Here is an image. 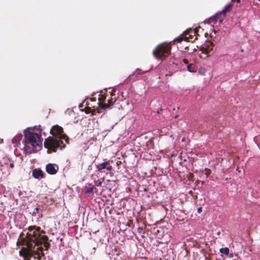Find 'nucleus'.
Instances as JSON below:
<instances>
[{"label": "nucleus", "mask_w": 260, "mask_h": 260, "mask_svg": "<svg viewBox=\"0 0 260 260\" xmlns=\"http://www.w3.org/2000/svg\"><path fill=\"white\" fill-rule=\"evenodd\" d=\"M185 141V139H184V138H183V139H182V141Z\"/></svg>", "instance_id": "31"}, {"label": "nucleus", "mask_w": 260, "mask_h": 260, "mask_svg": "<svg viewBox=\"0 0 260 260\" xmlns=\"http://www.w3.org/2000/svg\"><path fill=\"white\" fill-rule=\"evenodd\" d=\"M10 167L11 168H14V162H12L10 164Z\"/></svg>", "instance_id": "24"}, {"label": "nucleus", "mask_w": 260, "mask_h": 260, "mask_svg": "<svg viewBox=\"0 0 260 260\" xmlns=\"http://www.w3.org/2000/svg\"><path fill=\"white\" fill-rule=\"evenodd\" d=\"M226 256H227V258H235L236 257H237L238 255H237V254H236V253L229 252V254L227 255Z\"/></svg>", "instance_id": "19"}, {"label": "nucleus", "mask_w": 260, "mask_h": 260, "mask_svg": "<svg viewBox=\"0 0 260 260\" xmlns=\"http://www.w3.org/2000/svg\"><path fill=\"white\" fill-rule=\"evenodd\" d=\"M235 1L237 2L238 3H240L241 0H235Z\"/></svg>", "instance_id": "27"}, {"label": "nucleus", "mask_w": 260, "mask_h": 260, "mask_svg": "<svg viewBox=\"0 0 260 260\" xmlns=\"http://www.w3.org/2000/svg\"><path fill=\"white\" fill-rule=\"evenodd\" d=\"M58 166L55 164L49 163L46 166V172L50 175L55 174L58 170Z\"/></svg>", "instance_id": "6"}, {"label": "nucleus", "mask_w": 260, "mask_h": 260, "mask_svg": "<svg viewBox=\"0 0 260 260\" xmlns=\"http://www.w3.org/2000/svg\"><path fill=\"white\" fill-rule=\"evenodd\" d=\"M28 246H29L30 248H31L32 246L31 245V244H29L28 243Z\"/></svg>", "instance_id": "26"}, {"label": "nucleus", "mask_w": 260, "mask_h": 260, "mask_svg": "<svg viewBox=\"0 0 260 260\" xmlns=\"http://www.w3.org/2000/svg\"><path fill=\"white\" fill-rule=\"evenodd\" d=\"M22 134H18L12 140V143L14 147H19L20 145V141L22 138Z\"/></svg>", "instance_id": "7"}, {"label": "nucleus", "mask_w": 260, "mask_h": 260, "mask_svg": "<svg viewBox=\"0 0 260 260\" xmlns=\"http://www.w3.org/2000/svg\"><path fill=\"white\" fill-rule=\"evenodd\" d=\"M40 210V209L39 208L36 207L35 208L34 211L32 213V216L36 217L37 219H39L42 216V213L39 212Z\"/></svg>", "instance_id": "12"}, {"label": "nucleus", "mask_w": 260, "mask_h": 260, "mask_svg": "<svg viewBox=\"0 0 260 260\" xmlns=\"http://www.w3.org/2000/svg\"><path fill=\"white\" fill-rule=\"evenodd\" d=\"M183 61L185 64L188 63V60L187 59H183Z\"/></svg>", "instance_id": "25"}, {"label": "nucleus", "mask_w": 260, "mask_h": 260, "mask_svg": "<svg viewBox=\"0 0 260 260\" xmlns=\"http://www.w3.org/2000/svg\"><path fill=\"white\" fill-rule=\"evenodd\" d=\"M232 6V5L231 4L226 5L224 9L220 12V14H222L223 17H224L226 15V13L231 9Z\"/></svg>", "instance_id": "15"}, {"label": "nucleus", "mask_w": 260, "mask_h": 260, "mask_svg": "<svg viewBox=\"0 0 260 260\" xmlns=\"http://www.w3.org/2000/svg\"><path fill=\"white\" fill-rule=\"evenodd\" d=\"M63 128L62 127L55 125L50 129V133L55 138L49 137L45 139L44 146L47 149L48 152H55L58 149L61 150L66 147L63 142V140L66 143H69V138L65 134H62Z\"/></svg>", "instance_id": "2"}, {"label": "nucleus", "mask_w": 260, "mask_h": 260, "mask_svg": "<svg viewBox=\"0 0 260 260\" xmlns=\"http://www.w3.org/2000/svg\"><path fill=\"white\" fill-rule=\"evenodd\" d=\"M258 1L260 2V0H258Z\"/></svg>", "instance_id": "34"}, {"label": "nucleus", "mask_w": 260, "mask_h": 260, "mask_svg": "<svg viewBox=\"0 0 260 260\" xmlns=\"http://www.w3.org/2000/svg\"><path fill=\"white\" fill-rule=\"evenodd\" d=\"M192 37V36L191 35H189L188 37L187 36V35H185V36H182L178 38H176L174 40V42H177L178 43H181L182 41H186L189 38H191Z\"/></svg>", "instance_id": "13"}, {"label": "nucleus", "mask_w": 260, "mask_h": 260, "mask_svg": "<svg viewBox=\"0 0 260 260\" xmlns=\"http://www.w3.org/2000/svg\"><path fill=\"white\" fill-rule=\"evenodd\" d=\"M24 140L23 144V153L26 154H30L36 153L41 148L43 139L41 135L33 132L30 128L24 130Z\"/></svg>", "instance_id": "3"}, {"label": "nucleus", "mask_w": 260, "mask_h": 260, "mask_svg": "<svg viewBox=\"0 0 260 260\" xmlns=\"http://www.w3.org/2000/svg\"><path fill=\"white\" fill-rule=\"evenodd\" d=\"M23 256L24 258V260H27V259L25 258V256L24 254H23Z\"/></svg>", "instance_id": "29"}, {"label": "nucleus", "mask_w": 260, "mask_h": 260, "mask_svg": "<svg viewBox=\"0 0 260 260\" xmlns=\"http://www.w3.org/2000/svg\"><path fill=\"white\" fill-rule=\"evenodd\" d=\"M187 70L191 73H194L197 71V68L192 64H189L187 66Z\"/></svg>", "instance_id": "16"}, {"label": "nucleus", "mask_w": 260, "mask_h": 260, "mask_svg": "<svg viewBox=\"0 0 260 260\" xmlns=\"http://www.w3.org/2000/svg\"><path fill=\"white\" fill-rule=\"evenodd\" d=\"M94 186L91 185L89 188H87L85 192L87 194L92 193L93 192Z\"/></svg>", "instance_id": "18"}, {"label": "nucleus", "mask_w": 260, "mask_h": 260, "mask_svg": "<svg viewBox=\"0 0 260 260\" xmlns=\"http://www.w3.org/2000/svg\"><path fill=\"white\" fill-rule=\"evenodd\" d=\"M207 45H204V46H203L201 50V51L202 52V53L203 54H204L206 56L205 57V58L207 57V56H208L209 55H210L209 54V53L212 50V47H210L209 46L208 47V48H207Z\"/></svg>", "instance_id": "10"}, {"label": "nucleus", "mask_w": 260, "mask_h": 260, "mask_svg": "<svg viewBox=\"0 0 260 260\" xmlns=\"http://www.w3.org/2000/svg\"><path fill=\"white\" fill-rule=\"evenodd\" d=\"M219 251L222 255H225L226 256L227 255L229 254L230 250L229 248L228 247L221 248L220 249Z\"/></svg>", "instance_id": "17"}, {"label": "nucleus", "mask_w": 260, "mask_h": 260, "mask_svg": "<svg viewBox=\"0 0 260 260\" xmlns=\"http://www.w3.org/2000/svg\"><path fill=\"white\" fill-rule=\"evenodd\" d=\"M232 1L233 2V1H235V0H232Z\"/></svg>", "instance_id": "33"}, {"label": "nucleus", "mask_w": 260, "mask_h": 260, "mask_svg": "<svg viewBox=\"0 0 260 260\" xmlns=\"http://www.w3.org/2000/svg\"><path fill=\"white\" fill-rule=\"evenodd\" d=\"M97 171L103 172V170L106 169L108 172H111L112 170V167L110 165L109 161H107L102 163L96 165Z\"/></svg>", "instance_id": "5"}, {"label": "nucleus", "mask_w": 260, "mask_h": 260, "mask_svg": "<svg viewBox=\"0 0 260 260\" xmlns=\"http://www.w3.org/2000/svg\"><path fill=\"white\" fill-rule=\"evenodd\" d=\"M28 232L27 234V238L30 242L34 243V246H37L38 247V260L42 258L40 254L44 257L43 259H45L44 257V249L46 251L50 247V243L48 242V237L44 235V232L41 231V228L37 226H30L28 228Z\"/></svg>", "instance_id": "1"}, {"label": "nucleus", "mask_w": 260, "mask_h": 260, "mask_svg": "<svg viewBox=\"0 0 260 260\" xmlns=\"http://www.w3.org/2000/svg\"><path fill=\"white\" fill-rule=\"evenodd\" d=\"M220 234V232H218L217 233V235H219Z\"/></svg>", "instance_id": "30"}, {"label": "nucleus", "mask_w": 260, "mask_h": 260, "mask_svg": "<svg viewBox=\"0 0 260 260\" xmlns=\"http://www.w3.org/2000/svg\"><path fill=\"white\" fill-rule=\"evenodd\" d=\"M170 49L169 44L162 43L156 47L153 51V54L156 58L162 60L169 56Z\"/></svg>", "instance_id": "4"}, {"label": "nucleus", "mask_w": 260, "mask_h": 260, "mask_svg": "<svg viewBox=\"0 0 260 260\" xmlns=\"http://www.w3.org/2000/svg\"><path fill=\"white\" fill-rule=\"evenodd\" d=\"M221 14H220V13L217 14L215 16L211 17L209 19L210 22H217L218 21L220 23H222L223 21V18L221 17Z\"/></svg>", "instance_id": "11"}, {"label": "nucleus", "mask_w": 260, "mask_h": 260, "mask_svg": "<svg viewBox=\"0 0 260 260\" xmlns=\"http://www.w3.org/2000/svg\"><path fill=\"white\" fill-rule=\"evenodd\" d=\"M202 211V207H199L198 208V213H200Z\"/></svg>", "instance_id": "23"}, {"label": "nucleus", "mask_w": 260, "mask_h": 260, "mask_svg": "<svg viewBox=\"0 0 260 260\" xmlns=\"http://www.w3.org/2000/svg\"><path fill=\"white\" fill-rule=\"evenodd\" d=\"M116 100V99H113V98H111L110 99L108 100V104H104L102 106L101 108L102 109H106V108H108L111 107V106H112L114 104V103L115 102Z\"/></svg>", "instance_id": "14"}, {"label": "nucleus", "mask_w": 260, "mask_h": 260, "mask_svg": "<svg viewBox=\"0 0 260 260\" xmlns=\"http://www.w3.org/2000/svg\"><path fill=\"white\" fill-rule=\"evenodd\" d=\"M95 185H96L98 186H101L102 185V181L101 180H98L95 182Z\"/></svg>", "instance_id": "21"}, {"label": "nucleus", "mask_w": 260, "mask_h": 260, "mask_svg": "<svg viewBox=\"0 0 260 260\" xmlns=\"http://www.w3.org/2000/svg\"><path fill=\"white\" fill-rule=\"evenodd\" d=\"M43 172L39 169H35L33 170L32 175L36 179H39L43 177Z\"/></svg>", "instance_id": "9"}, {"label": "nucleus", "mask_w": 260, "mask_h": 260, "mask_svg": "<svg viewBox=\"0 0 260 260\" xmlns=\"http://www.w3.org/2000/svg\"><path fill=\"white\" fill-rule=\"evenodd\" d=\"M19 252H20V255H22V250H20V251H19Z\"/></svg>", "instance_id": "28"}, {"label": "nucleus", "mask_w": 260, "mask_h": 260, "mask_svg": "<svg viewBox=\"0 0 260 260\" xmlns=\"http://www.w3.org/2000/svg\"><path fill=\"white\" fill-rule=\"evenodd\" d=\"M100 97L99 98V100L101 102H103L105 100V96L102 94H99Z\"/></svg>", "instance_id": "20"}, {"label": "nucleus", "mask_w": 260, "mask_h": 260, "mask_svg": "<svg viewBox=\"0 0 260 260\" xmlns=\"http://www.w3.org/2000/svg\"><path fill=\"white\" fill-rule=\"evenodd\" d=\"M143 230L142 228L139 227V228H137V232L139 234H142V232H143Z\"/></svg>", "instance_id": "22"}, {"label": "nucleus", "mask_w": 260, "mask_h": 260, "mask_svg": "<svg viewBox=\"0 0 260 260\" xmlns=\"http://www.w3.org/2000/svg\"><path fill=\"white\" fill-rule=\"evenodd\" d=\"M98 247V244L95 240H91L87 245V249L90 251V253L94 252L95 250Z\"/></svg>", "instance_id": "8"}, {"label": "nucleus", "mask_w": 260, "mask_h": 260, "mask_svg": "<svg viewBox=\"0 0 260 260\" xmlns=\"http://www.w3.org/2000/svg\"><path fill=\"white\" fill-rule=\"evenodd\" d=\"M3 140H0V143H2Z\"/></svg>", "instance_id": "32"}]
</instances>
